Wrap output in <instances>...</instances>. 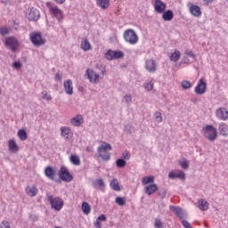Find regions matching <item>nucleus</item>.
<instances>
[{
	"mask_svg": "<svg viewBox=\"0 0 228 228\" xmlns=\"http://www.w3.org/2000/svg\"><path fill=\"white\" fill-rule=\"evenodd\" d=\"M29 40L34 47H42L47 44V40L42 36V32L38 31H32L29 34Z\"/></svg>",
	"mask_w": 228,
	"mask_h": 228,
	"instance_id": "nucleus-1",
	"label": "nucleus"
},
{
	"mask_svg": "<svg viewBox=\"0 0 228 228\" xmlns=\"http://www.w3.org/2000/svg\"><path fill=\"white\" fill-rule=\"evenodd\" d=\"M113 147H111V144L103 142L97 150L99 158L103 159V161H110L111 155L110 154V152H108V151H111Z\"/></svg>",
	"mask_w": 228,
	"mask_h": 228,
	"instance_id": "nucleus-2",
	"label": "nucleus"
},
{
	"mask_svg": "<svg viewBox=\"0 0 228 228\" xmlns=\"http://www.w3.org/2000/svg\"><path fill=\"white\" fill-rule=\"evenodd\" d=\"M203 133L205 138H207V140L209 142H215L218 136V132L216 131V128L213 126V125H208L203 127Z\"/></svg>",
	"mask_w": 228,
	"mask_h": 228,
	"instance_id": "nucleus-3",
	"label": "nucleus"
},
{
	"mask_svg": "<svg viewBox=\"0 0 228 228\" xmlns=\"http://www.w3.org/2000/svg\"><path fill=\"white\" fill-rule=\"evenodd\" d=\"M124 38L126 42L131 44V45L138 44V35H136V32L132 28H128L124 32Z\"/></svg>",
	"mask_w": 228,
	"mask_h": 228,
	"instance_id": "nucleus-4",
	"label": "nucleus"
},
{
	"mask_svg": "<svg viewBox=\"0 0 228 228\" xmlns=\"http://www.w3.org/2000/svg\"><path fill=\"white\" fill-rule=\"evenodd\" d=\"M47 200L50 202L51 207L53 209H55V211H61V208H63V200H61L60 198H53V195L47 194Z\"/></svg>",
	"mask_w": 228,
	"mask_h": 228,
	"instance_id": "nucleus-5",
	"label": "nucleus"
},
{
	"mask_svg": "<svg viewBox=\"0 0 228 228\" xmlns=\"http://www.w3.org/2000/svg\"><path fill=\"white\" fill-rule=\"evenodd\" d=\"M5 45L12 51L15 53L19 49V40L13 37H7L5 40Z\"/></svg>",
	"mask_w": 228,
	"mask_h": 228,
	"instance_id": "nucleus-6",
	"label": "nucleus"
},
{
	"mask_svg": "<svg viewBox=\"0 0 228 228\" xmlns=\"http://www.w3.org/2000/svg\"><path fill=\"white\" fill-rule=\"evenodd\" d=\"M124 58V52L122 51H112L109 50L105 53V59L111 61V60H120Z\"/></svg>",
	"mask_w": 228,
	"mask_h": 228,
	"instance_id": "nucleus-7",
	"label": "nucleus"
},
{
	"mask_svg": "<svg viewBox=\"0 0 228 228\" xmlns=\"http://www.w3.org/2000/svg\"><path fill=\"white\" fill-rule=\"evenodd\" d=\"M46 6L47 8H49L51 15L56 17L57 20H61V19H63V12H61V10H60V8H58L57 6H51L50 2L46 3Z\"/></svg>",
	"mask_w": 228,
	"mask_h": 228,
	"instance_id": "nucleus-8",
	"label": "nucleus"
},
{
	"mask_svg": "<svg viewBox=\"0 0 228 228\" xmlns=\"http://www.w3.org/2000/svg\"><path fill=\"white\" fill-rule=\"evenodd\" d=\"M59 177L65 183H70V181L74 179V176H72V175L69 172V169H67L65 167H61L59 171Z\"/></svg>",
	"mask_w": 228,
	"mask_h": 228,
	"instance_id": "nucleus-9",
	"label": "nucleus"
},
{
	"mask_svg": "<svg viewBox=\"0 0 228 228\" xmlns=\"http://www.w3.org/2000/svg\"><path fill=\"white\" fill-rule=\"evenodd\" d=\"M207 88H208V83L204 81V78H200L196 87L194 88V92L195 94H197V95H204V94H206Z\"/></svg>",
	"mask_w": 228,
	"mask_h": 228,
	"instance_id": "nucleus-10",
	"label": "nucleus"
},
{
	"mask_svg": "<svg viewBox=\"0 0 228 228\" xmlns=\"http://www.w3.org/2000/svg\"><path fill=\"white\" fill-rule=\"evenodd\" d=\"M86 76H87V79H89L90 83H94L95 85L99 83V77H101L98 73H95V71L90 69H86Z\"/></svg>",
	"mask_w": 228,
	"mask_h": 228,
	"instance_id": "nucleus-11",
	"label": "nucleus"
},
{
	"mask_svg": "<svg viewBox=\"0 0 228 228\" xmlns=\"http://www.w3.org/2000/svg\"><path fill=\"white\" fill-rule=\"evenodd\" d=\"M45 175L51 181H54L55 183H58V181H60V179L56 177V170H54V168H53L52 167H47L45 169Z\"/></svg>",
	"mask_w": 228,
	"mask_h": 228,
	"instance_id": "nucleus-12",
	"label": "nucleus"
},
{
	"mask_svg": "<svg viewBox=\"0 0 228 228\" xmlns=\"http://www.w3.org/2000/svg\"><path fill=\"white\" fill-rule=\"evenodd\" d=\"M169 209H170V211L175 213V215L176 216H178V218H180V220H184V218H186V212L183 211V208H181L179 207L169 206Z\"/></svg>",
	"mask_w": 228,
	"mask_h": 228,
	"instance_id": "nucleus-13",
	"label": "nucleus"
},
{
	"mask_svg": "<svg viewBox=\"0 0 228 228\" xmlns=\"http://www.w3.org/2000/svg\"><path fill=\"white\" fill-rule=\"evenodd\" d=\"M27 18L34 22L38 20V19H40V11H38L35 7H32L28 14L27 15Z\"/></svg>",
	"mask_w": 228,
	"mask_h": 228,
	"instance_id": "nucleus-14",
	"label": "nucleus"
},
{
	"mask_svg": "<svg viewBox=\"0 0 228 228\" xmlns=\"http://www.w3.org/2000/svg\"><path fill=\"white\" fill-rule=\"evenodd\" d=\"M145 63V67L148 72L154 73L156 70H158V63H156L154 59L147 60Z\"/></svg>",
	"mask_w": 228,
	"mask_h": 228,
	"instance_id": "nucleus-15",
	"label": "nucleus"
},
{
	"mask_svg": "<svg viewBox=\"0 0 228 228\" xmlns=\"http://www.w3.org/2000/svg\"><path fill=\"white\" fill-rule=\"evenodd\" d=\"M216 116L217 117V118H219L220 120H228V110L227 109L221 107L219 109L216 110Z\"/></svg>",
	"mask_w": 228,
	"mask_h": 228,
	"instance_id": "nucleus-16",
	"label": "nucleus"
},
{
	"mask_svg": "<svg viewBox=\"0 0 228 228\" xmlns=\"http://www.w3.org/2000/svg\"><path fill=\"white\" fill-rule=\"evenodd\" d=\"M154 9L157 13H163L167 10V4L161 0H155Z\"/></svg>",
	"mask_w": 228,
	"mask_h": 228,
	"instance_id": "nucleus-17",
	"label": "nucleus"
},
{
	"mask_svg": "<svg viewBox=\"0 0 228 228\" xmlns=\"http://www.w3.org/2000/svg\"><path fill=\"white\" fill-rule=\"evenodd\" d=\"M189 11L193 17H200V15H202V11H200V7L199 5L189 4Z\"/></svg>",
	"mask_w": 228,
	"mask_h": 228,
	"instance_id": "nucleus-18",
	"label": "nucleus"
},
{
	"mask_svg": "<svg viewBox=\"0 0 228 228\" xmlns=\"http://www.w3.org/2000/svg\"><path fill=\"white\" fill-rule=\"evenodd\" d=\"M64 90L68 95L74 94V86H72V80L68 79L64 81Z\"/></svg>",
	"mask_w": 228,
	"mask_h": 228,
	"instance_id": "nucleus-19",
	"label": "nucleus"
},
{
	"mask_svg": "<svg viewBox=\"0 0 228 228\" xmlns=\"http://www.w3.org/2000/svg\"><path fill=\"white\" fill-rule=\"evenodd\" d=\"M158 191V185L156 183L150 184L144 188V193L146 195H154L156 191Z\"/></svg>",
	"mask_w": 228,
	"mask_h": 228,
	"instance_id": "nucleus-20",
	"label": "nucleus"
},
{
	"mask_svg": "<svg viewBox=\"0 0 228 228\" xmlns=\"http://www.w3.org/2000/svg\"><path fill=\"white\" fill-rule=\"evenodd\" d=\"M61 134L65 140H69V138H72V130L69 127L62 126L61 128Z\"/></svg>",
	"mask_w": 228,
	"mask_h": 228,
	"instance_id": "nucleus-21",
	"label": "nucleus"
},
{
	"mask_svg": "<svg viewBox=\"0 0 228 228\" xmlns=\"http://www.w3.org/2000/svg\"><path fill=\"white\" fill-rule=\"evenodd\" d=\"M72 126H76V127H79L81 124L84 122L83 116L81 114L77 115L75 118H72L70 120Z\"/></svg>",
	"mask_w": 228,
	"mask_h": 228,
	"instance_id": "nucleus-22",
	"label": "nucleus"
},
{
	"mask_svg": "<svg viewBox=\"0 0 228 228\" xmlns=\"http://www.w3.org/2000/svg\"><path fill=\"white\" fill-rule=\"evenodd\" d=\"M26 193L29 197H37V193H38V188H37V185L27 186L26 187Z\"/></svg>",
	"mask_w": 228,
	"mask_h": 228,
	"instance_id": "nucleus-23",
	"label": "nucleus"
},
{
	"mask_svg": "<svg viewBox=\"0 0 228 228\" xmlns=\"http://www.w3.org/2000/svg\"><path fill=\"white\" fill-rule=\"evenodd\" d=\"M162 19L167 22H170L174 19V12L172 10L164 11L162 12Z\"/></svg>",
	"mask_w": 228,
	"mask_h": 228,
	"instance_id": "nucleus-24",
	"label": "nucleus"
},
{
	"mask_svg": "<svg viewBox=\"0 0 228 228\" xmlns=\"http://www.w3.org/2000/svg\"><path fill=\"white\" fill-rule=\"evenodd\" d=\"M198 204L201 211H208L209 209V203L204 199L199 200Z\"/></svg>",
	"mask_w": 228,
	"mask_h": 228,
	"instance_id": "nucleus-25",
	"label": "nucleus"
},
{
	"mask_svg": "<svg viewBox=\"0 0 228 228\" xmlns=\"http://www.w3.org/2000/svg\"><path fill=\"white\" fill-rule=\"evenodd\" d=\"M97 6H100L102 10H108L110 8V0H96Z\"/></svg>",
	"mask_w": 228,
	"mask_h": 228,
	"instance_id": "nucleus-26",
	"label": "nucleus"
},
{
	"mask_svg": "<svg viewBox=\"0 0 228 228\" xmlns=\"http://www.w3.org/2000/svg\"><path fill=\"white\" fill-rule=\"evenodd\" d=\"M218 130H219L220 134H222V136H227V134H228V126H227V124H225V123H220V124H219Z\"/></svg>",
	"mask_w": 228,
	"mask_h": 228,
	"instance_id": "nucleus-27",
	"label": "nucleus"
},
{
	"mask_svg": "<svg viewBox=\"0 0 228 228\" xmlns=\"http://www.w3.org/2000/svg\"><path fill=\"white\" fill-rule=\"evenodd\" d=\"M8 145H9V151L11 152H18L19 145H17V142H15V140H10L8 142Z\"/></svg>",
	"mask_w": 228,
	"mask_h": 228,
	"instance_id": "nucleus-28",
	"label": "nucleus"
},
{
	"mask_svg": "<svg viewBox=\"0 0 228 228\" xmlns=\"http://www.w3.org/2000/svg\"><path fill=\"white\" fill-rule=\"evenodd\" d=\"M69 161L72 163V165H75V167H79V165H81V159H79L77 155H71L69 157Z\"/></svg>",
	"mask_w": 228,
	"mask_h": 228,
	"instance_id": "nucleus-29",
	"label": "nucleus"
},
{
	"mask_svg": "<svg viewBox=\"0 0 228 228\" xmlns=\"http://www.w3.org/2000/svg\"><path fill=\"white\" fill-rule=\"evenodd\" d=\"M82 211L84 215H90V211H92V208H90V204H88V202L82 203Z\"/></svg>",
	"mask_w": 228,
	"mask_h": 228,
	"instance_id": "nucleus-30",
	"label": "nucleus"
},
{
	"mask_svg": "<svg viewBox=\"0 0 228 228\" xmlns=\"http://www.w3.org/2000/svg\"><path fill=\"white\" fill-rule=\"evenodd\" d=\"M81 49H83V51H90V49H92V45L87 39L82 41Z\"/></svg>",
	"mask_w": 228,
	"mask_h": 228,
	"instance_id": "nucleus-31",
	"label": "nucleus"
},
{
	"mask_svg": "<svg viewBox=\"0 0 228 228\" xmlns=\"http://www.w3.org/2000/svg\"><path fill=\"white\" fill-rule=\"evenodd\" d=\"M142 183L143 185L145 184H153L154 183V176H144L142 179Z\"/></svg>",
	"mask_w": 228,
	"mask_h": 228,
	"instance_id": "nucleus-32",
	"label": "nucleus"
},
{
	"mask_svg": "<svg viewBox=\"0 0 228 228\" xmlns=\"http://www.w3.org/2000/svg\"><path fill=\"white\" fill-rule=\"evenodd\" d=\"M179 58H181V52L177 50L170 55L171 61H179Z\"/></svg>",
	"mask_w": 228,
	"mask_h": 228,
	"instance_id": "nucleus-33",
	"label": "nucleus"
},
{
	"mask_svg": "<svg viewBox=\"0 0 228 228\" xmlns=\"http://www.w3.org/2000/svg\"><path fill=\"white\" fill-rule=\"evenodd\" d=\"M18 136L21 142H25V140H28V133L26 130L21 129L18 132Z\"/></svg>",
	"mask_w": 228,
	"mask_h": 228,
	"instance_id": "nucleus-34",
	"label": "nucleus"
},
{
	"mask_svg": "<svg viewBox=\"0 0 228 228\" xmlns=\"http://www.w3.org/2000/svg\"><path fill=\"white\" fill-rule=\"evenodd\" d=\"M110 186L114 191H120V185L118 184V181L117 179H112L110 182Z\"/></svg>",
	"mask_w": 228,
	"mask_h": 228,
	"instance_id": "nucleus-35",
	"label": "nucleus"
},
{
	"mask_svg": "<svg viewBox=\"0 0 228 228\" xmlns=\"http://www.w3.org/2000/svg\"><path fill=\"white\" fill-rule=\"evenodd\" d=\"M97 186H100V188H104L105 183L102 178L97 179L94 182H93V187L97 188Z\"/></svg>",
	"mask_w": 228,
	"mask_h": 228,
	"instance_id": "nucleus-36",
	"label": "nucleus"
},
{
	"mask_svg": "<svg viewBox=\"0 0 228 228\" xmlns=\"http://www.w3.org/2000/svg\"><path fill=\"white\" fill-rule=\"evenodd\" d=\"M126 165H127V162L126 160H124V159H118L116 160V166L118 168H124V167H126Z\"/></svg>",
	"mask_w": 228,
	"mask_h": 228,
	"instance_id": "nucleus-37",
	"label": "nucleus"
},
{
	"mask_svg": "<svg viewBox=\"0 0 228 228\" xmlns=\"http://www.w3.org/2000/svg\"><path fill=\"white\" fill-rule=\"evenodd\" d=\"M179 165L183 170L190 168V162H188V160H180Z\"/></svg>",
	"mask_w": 228,
	"mask_h": 228,
	"instance_id": "nucleus-38",
	"label": "nucleus"
},
{
	"mask_svg": "<svg viewBox=\"0 0 228 228\" xmlns=\"http://www.w3.org/2000/svg\"><path fill=\"white\" fill-rule=\"evenodd\" d=\"M181 86L182 88H183L184 90H190V87L191 86V82L188 81V80H183L181 83Z\"/></svg>",
	"mask_w": 228,
	"mask_h": 228,
	"instance_id": "nucleus-39",
	"label": "nucleus"
},
{
	"mask_svg": "<svg viewBox=\"0 0 228 228\" xmlns=\"http://www.w3.org/2000/svg\"><path fill=\"white\" fill-rule=\"evenodd\" d=\"M144 88L147 92H151L154 88V83L152 81L146 82L144 84Z\"/></svg>",
	"mask_w": 228,
	"mask_h": 228,
	"instance_id": "nucleus-40",
	"label": "nucleus"
},
{
	"mask_svg": "<svg viewBox=\"0 0 228 228\" xmlns=\"http://www.w3.org/2000/svg\"><path fill=\"white\" fill-rule=\"evenodd\" d=\"M116 204H118V206H126V198H116Z\"/></svg>",
	"mask_w": 228,
	"mask_h": 228,
	"instance_id": "nucleus-41",
	"label": "nucleus"
},
{
	"mask_svg": "<svg viewBox=\"0 0 228 228\" xmlns=\"http://www.w3.org/2000/svg\"><path fill=\"white\" fill-rule=\"evenodd\" d=\"M41 95L42 99H44L45 101H51L53 99V97H51V94H49L47 91H43L41 93Z\"/></svg>",
	"mask_w": 228,
	"mask_h": 228,
	"instance_id": "nucleus-42",
	"label": "nucleus"
},
{
	"mask_svg": "<svg viewBox=\"0 0 228 228\" xmlns=\"http://www.w3.org/2000/svg\"><path fill=\"white\" fill-rule=\"evenodd\" d=\"M158 195L159 197H160V199H165L167 197V189L165 188L159 189L158 191Z\"/></svg>",
	"mask_w": 228,
	"mask_h": 228,
	"instance_id": "nucleus-43",
	"label": "nucleus"
},
{
	"mask_svg": "<svg viewBox=\"0 0 228 228\" xmlns=\"http://www.w3.org/2000/svg\"><path fill=\"white\" fill-rule=\"evenodd\" d=\"M155 228H165V224L159 219L156 218L154 223Z\"/></svg>",
	"mask_w": 228,
	"mask_h": 228,
	"instance_id": "nucleus-44",
	"label": "nucleus"
},
{
	"mask_svg": "<svg viewBox=\"0 0 228 228\" xmlns=\"http://www.w3.org/2000/svg\"><path fill=\"white\" fill-rule=\"evenodd\" d=\"M122 157H123V159L125 161H129L130 158H131V152L127 151H125L123 153H122Z\"/></svg>",
	"mask_w": 228,
	"mask_h": 228,
	"instance_id": "nucleus-45",
	"label": "nucleus"
},
{
	"mask_svg": "<svg viewBox=\"0 0 228 228\" xmlns=\"http://www.w3.org/2000/svg\"><path fill=\"white\" fill-rule=\"evenodd\" d=\"M125 132L127 133V134H131V133L134 132V128L131 125L125 126Z\"/></svg>",
	"mask_w": 228,
	"mask_h": 228,
	"instance_id": "nucleus-46",
	"label": "nucleus"
},
{
	"mask_svg": "<svg viewBox=\"0 0 228 228\" xmlns=\"http://www.w3.org/2000/svg\"><path fill=\"white\" fill-rule=\"evenodd\" d=\"M8 33H10V28L4 27L2 28H0V35H3V37L8 35Z\"/></svg>",
	"mask_w": 228,
	"mask_h": 228,
	"instance_id": "nucleus-47",
	"label": "nucleus"
},
{
	"mask_svg": "<svg viewBox=\"0 0 228 228\" xmlns=\"http://www.w3.org/2000/svg\"><path fill=\"white\" fill-rule=\"evenodd\" d=\"M155 119L157 120V122L161 123L163 122V117H161V112H155Z\"/></svg>",
	"mask_w": 228,
	"mask_h": 228,
	"instance_id": "nucleus-48",
	"label": "nucleus"
},
{
	"mask_svg": "<svg viewBox=\"0 0 228 228\" xmlns=\"http://www.w3.org/2000/svg\"><path fill=\"white\" fill-rule=\"evenodd\" d=\"M96 69H99V70H101L102 76H104V74H106V68L101 64H96L95 66Z\"/></svg>",
	"mask_w": 228,
	"mask_h": 228,
	"instance_id": "nucleus-49",
	"label": "nucleus"
},
{
	"mask_svg": "<svg viewBox=\"0 0 228 228\" xmlns=\"http://www.w3.org/2000/svg\"><path fill=\"white\" fill-rule=\"evenodd\" d=\"M176 177L178 179H182V181H184L186 179V175H184V171H180L178 174H176Z\"/></svg>",
	"mask_w": 228,
	"mask_h": 228,
	"instance_id": "nucleus-50",
	"label": "nucleus"
},
{
	"mask_svg": "<svg viewBox=\"0 0 228 228\" xmlns=\"http://www.w3.org/2000/svg\"><path fill=\"white\" fill-rule=\"evenodd\" d=\"M12 67L14 69H16L17 70H19L20 69L22 68V63H20V61H14L13 64H12Z\"/></svg>",
	"mask_w": 228,
	"mask_h": 228,
	"instance_id": "nucleus-51",
	"label": "nucleus"
},
{
	"mask_svg": "<svg viewBox=\"0 0 228 228\" xmlns=\"http://www.w3.org/2000/svg\"><path fill=\"white\" fill-rule=\"evenodd\" d=\"M0 228H12L8 221H2L0 224Z\"/></svg>",
	"mask_w": 228,
	"mask_h": 228,
	"instance_id": "nucleus-52",
	"label": "nucleus"
},
{
	"mask_svg": "<svg viewBox=\"0 0 228 228\" xmlns=\"http://www.w3.org/2000/svg\"><path fill=\"white\" fill-rule=\"evenodd\" d=\"M185 54L190 58H192L193 60H195V53L191 50L185 51Z\"/></svg>",
	"mask_w": 228,
	"mask_h": 228,
	"instance_id": "nucleus-53",
	"label": "nucleus"
},
{
	"mask_svg": "<svg viewBox=\"0 0 228 228\" xmlns=\"http://www.w3.org/2000/svg\"><path fill=\"white\" fill-rule=\"evenodd\" d=\"M124 101H125V102H131V101H133L131 94H126L124 96Z\"/></svg>",
	"mask_w": 228,
	"mask_h": 228,
	"instance_id": "nucleus-54",
	"label": "nucleus"
},
{
	"mask_svg": "<svg viewBox=\"0 0 228 228\" xmlns=\"http://www.w3.org/2000/svg\"><path fill=\"white\" fill-rule=\"evenodd\" d=\"M98 222H106V216L104 214H102L97 218Z\"/></svg>",
	"mask_w": 228,
	"mask_h": 228,
	"instance_id": "nucleus-55",
	"label": "nucleus"
},
{
	"mask_svg": "<svg viewBox=\"0 0 228 228\" xmlns=\"http://www.w3.org/2000/svg\"><path fill=\"white\" fill-rule=\"evenodd\" d=\"M168 177H169V179H176L177 178V175L175 173H174V172H170L168 174Z\"/></svg>",
	"mask_w": 228,
	"mask_h": 228,
	"instance_id": "nucleus-56",
	"label": "nucleus"
},
{
	"mask_svg": "<svg viewBox=\"0 0 228 228\" xmlns=\"http://www.w3.org/2000/svg\"><path fill=\"white\" fill-rule=\"evenodd\" d=\"M94 225L95 228L102 227V224H101V221H98L97 219H96V222L94 224Z\"/></svg>",
	"mask_w": 228,
	"mask_h": 228,
	"instance_id": "nucleus-57",
	"label": "nucleus"
},
{
	"mask_svg": "<svg viewBox=\"0 0 228 228\" xmlns=\"http://www.w3.org/2000/svg\"><path fill=\"white\" fill-rule=\"evenodd\" d=\"M30 220H32L33 222H37V220H38V217L35 215H30L29 216Z\"/></svg>",
	"mask_w": 228,
	"mask_h": 228,
	"instance_id": "nucleus-58",
	"label": "nucleus"
},
{
	"mask_svg": "<svg viewBox=\"0 0 228 228\" xmlns=\"http://www.w3.org/2000/svg\"><path fill=\"white\" fill-rule=\"evenodd\" d=\"M55 79H56L57 81H61V75H60V73H56V74H55Z\"/></svg>",
	"mask_w": 228,
	"mask_h": 228,
	"instance_id": "nucleus-59",
	"label": "nucleus"
},
{
	"mask_svg": "<svg viewBox=\"0 0 228 228\" xmlns=\"http://www.w3.org/2000/svg\"><path fill=\"white\" fill-rule=\"evenodd\" d=\"M55 3H57V4H63V3H65L66 0H54Z\"/></svg>",
	"mask_w": 228,
	"mask_h": 228,
	"instance_id": "nucleus-60",
	"label": "nucleus"
},
{
	"mask_svg": "<svg viewBox=\"0 0 228 228\" xmlns=\"http://www.w3.org/2000/svg\"><path fill=\"white\" fill-rule=\"evenodd\" d=\"M205 4H211V3H214L215 0H203Z\"/></svg>",
	"mask_w": 228,
	"mask_h": 228,
	"instance_id": "nucleus-61",
	"label": "nucleus"
},
{
	"mask_svg": "<svg viewBox=\"0 0 228 228\" xmlns=\"http://www.w3.org/2000/svg\"><path fill=\"white\" fill-rule=\"evenodd\" d=\"M183 63H190V59H188V57H184L183 59Z\"/></svg>",
	"mask_w": 228,
	"mask_h": 228,
	"instance_id": "nucleus-62",
	"label": "nucleus"
},
{
	"mask_svg": "<svg viewBox=\"0 0 228 228\" xmlns=\"http://www.w3.org/2000/svg\"><path fill=\"white\" fill-rule=\"evenodd\" d=\"M86 151L87 152H94V149H92L91 147H87V148L86 149Z\"/></svg>",
	"mask_w": 228,
	"mask_h": 228,
	"instance_id": "nucleus-63",
	"label": "nucleus"
}]
</instances>
